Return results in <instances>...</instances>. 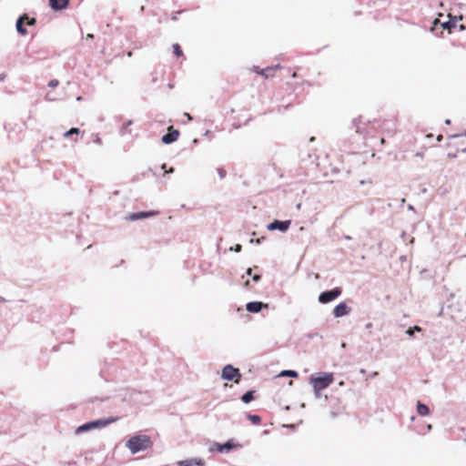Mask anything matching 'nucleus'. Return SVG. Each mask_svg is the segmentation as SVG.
<instances>
[{
    "mask_svg": "<svg viewBox=\"0 0 466 466\" xmlns=\"http://www.w3.org/2000/svg\"><path fill=\"white\" fill-rule=\"evenodd\" d=\"M466 152V135H454L448 137L447 156L455 158L460 153Z\"/></svg>",
    "mask_w": 466,
    "mask_h": 466,
    "instance_id": "nucleus-1",
    "label": "nucleus"
},
{
    "mask_svg": "<svg viewBox=\"0 0 466 466\" xmlns=\"http://www.w3.org/2000/svg\"><path fill=\"white\" fill-rule=\"evenodd\" d=\"M152 442L148 436L147 435H137L130 438L127 441V447L130 450V451L135 454L138 451H145L151 446Z\"/></svg>",
    "mask_w": 466,
    "mask_h": 466,
    "instance_id": "nucleus-2",
    "label": "nucleus"
},
{
    "mask_svg": "<svg viewBox=\"0 0 466 466\" xmlns=\"http://www.w3.org/2000/svg\"><path fill=\"white\" fill-rule=\"evenodd\" d=\"M116 420V419L111 418L108 420H97L90 421V422H87L86 424L79 426L76 429V433L87 431H90V430H93L96 428H102V427L107 426L108 424H110L112 422H115Z\"/></svg>",
    "mask_w": 466,
    "mask_h": 466,
    "instance_id": "nucleus-3",
    "label": "nucleus"
},
{
    "mask_svg": "<svg viewBox=\"0 0 466 466\" xmlns=\"http://www.w3.org/2000/svg\"><path fill=\"white\" fill-rule=\"evenodd\" d=\"M221 377L224 380H233L235 383H238L241 379V373L238 369L231 365H227L222 370Z\"/></svg>",
    "mask_w": 466,
    "mask_h": 466,
    "instance_id": "nucleus-4",
    "label": "nucleus"
},
{
    "mask_svg": "<svg viewBox=\"0 0 466 466\" xmlns=\"http://www.w3.org/2000/svg\"><path fill=\"white\" fill-rule=\"evenodd\" d=\"M333 381V376L331 374H325L324 376L316 377L311 379V383L317 390H322L328 388Z\"/></svg>",
    "mask_w": 466,
    "mask_h": 466,
    "instance_id": "nucleus-5",
    "label": "nucleus"
},
{
    "mask_svg": "<svg viewBox=\"0 0 466 466\" xmlns=\"http://www.w3.org/2000/svg\"><path fill=\"white\" fill-rule=\"evenodd\" d=\"M379 127L382 136L393 137L397 133V122L395 120H384Z\"/></svg>",
    "mask_w": 466,
    "mask_h": 466,
    "instance_id": "nucleus-6",
    "label": "nucleus"
},
{
    "mask_svg": "<svg viewBox=\"0 0 466 466\" xmlns=\"http://www.w3.org/2000/svg\"><path fill=\"white\" fill-rule=\"evenodd\" d=\"M341 288H334L331 290L324 291L319 296V301L322 304L329 303L341 295Z\"/></svg>",
    "mask_w": 466,
    "mask_h": 466,
    "instance_id": "nucleus-7",
    "label": "nucleus"
},
{
    "mask_svg": "<svg viewBox=\"0 0 466 466\" xmlns=\"http://www.w3.org/2000/svg\"><path fill=\"white\" fill-rule=\"evenodd\" d=\"M179 137V131L175 129L172 126L168 127L167 133L162 137V142L164 144H170L177 140Z\"/></svg>",
    "mask_w": 466,
    "mask_h": 466,
    "instance_id": "nucleus-8",
    "label": "nucleus"
},
{
    "mask_svg": "<svg viewBox=\"0 0 466 466\" xmlns=\"http://www.w3.org/2000/svg\"><path fill=\"white\" fill-rule=\"evenodd\" d=\"M290 224H291L290 220H285V221L275 220L268 226V230L278 229V230L284 232L289 229V228L290 227Z\"/></svg>",
    "mask_w": 466,
    "mask_h": 466,
    "instance_id": "nucleus-9",
    "label": "nucleus"
},
{
    "mask_svg": "<svg viewBox=\"0 0 466 466\" xmlns=\"http://www.w3.org/2000/svg\"><path fill=\"white\" fill-rule=\"evenodd\" d=\"M349 312L350 309L345 302H340L333 309V314L337 318L346 316Z\"/></svg>",
    "mask_w": 466,
    "mask_h": 466,
    "instance_id": "nucleus-10",
    "label": "nucleus"
},
{
    "mask_svg": "<svg viewBox=\"0 0 466 466\" xmlns=\"http://www.w3.org/2000/svg\"><path fill=\"white\" fill-rule=\"evenodd\" d=\"M157 214H159L158 211L137 212V213L130 214L128 218L130 220H137V219H142V218H149V217H153V216H156Z\"/></svg>",
    "mask_w": 466,
    "mask_h": 466,
    "instance_id": "nucleus-11",
    "label": "nucleus"
},
{
    "mask_svg": "<svg viewBox=\"0 0 466 466\" xmlns=\"http://www.w3.org/2000/svg\"><path fill=\"white\" fill-rule=\"evenodd\" d=\"M177 466H204L205 462L201 459H189V460H183L177 462Z\"/></svg>",
    "mask_w": 466,
    "mask_h": 466,
    "instance_id": "nucleus-12",
    "label": "nucleus"
},
{
    "mask_svg": "<svg viewBox=\"0 0 466 466\" xmlns=\"http://www.w3.org/2000/svg\"><path fill=\"white\" fill-rule=\"evenodd\" d=\"M25 19H27V15L25 14L23 15H21L17 21H16V25H15V27H16V30L17 32L22 35H25L27 34V31L26 29L25 28L24 26V24H25Z\"/></svg>",
    "mask_w": 466,
    "mask_h": 466,
    "instance_id": "nucleus-13",
    "label": "nucleus"
},
{
    "mask_svg": "<svg viewBox=\"0 0 466 466\" xmlns=\"http://www.w3.org/2000/svg\"><path fill=\"white\" fill-rule=\"evenodd\" d=\"M70 0H49V5L54 10H61L66 8Z\"/></svg>",
    "mask_w": 466,
    "mask_h": 466,
    "instance_id": "nucleus-14",
    "label": "nucleus"
},
{
    "mask_svg": "<svg viewBox=\"0 0 466 466\" xmlns=\"http://www.w3.org/2000/svg\"><path fill=\"white\" fill-rule=\"evenodd\" d=\"M263 307L267 308L268 305L261 302L253 301L247 304V310L249 312L257 313L260 311Z\"/></svg>",
    "mask_w": 466,
    "mask_h": 466,
    "instance_id": "nucleus-15",
    "label": "nucleus"
},
{
    "mask_svg": "<svg viewBox=\"0 0 466 466\" xmlns=\"http://www.w3.org/2000/svg\"><path fill=\"white\" fill-rule=\"evenodd\" d=\"M279 66H276L274 67H267L261 70H258V68L256 69V72L258 74H260L261 76H265L266 78H268L269 76H273L275 72L279 69Z\"/></svg>",
    "mask_w": 466,
    "mask_h": 466,
    "instance_id": "nucleus-16",
    "label": "nucleus"
},
{
    "mask_svg": "<svg viewBox=\"0 0 466 466\" xmlns=\"http://www.w3.org/2000/svg\"><path fill=\"white\" fill-rule=\"evenodd\" d=\"M417 411L420 416H427L430 413V409L427 405L422 404L420 401H418Z\"/></svg>",
    "mask_w": 466,
    "mask_h": 466,
    "instance_id": "nucleus-17",
    "label": "nucleus"
},
{
    "mask_svg": "<svg viewBox=\"0 0 466 466\" xmlns=\"http://www.w3.org/2000/svg\"><path fill=\"white\" fill-rule=\"evenodd\" d=\"M254 393L255 391L254 390H249L248 392H246L242 397H241V400L245 403H249L251 400H254Z\"/></svg>",
    "mask_w": 466,
    "mask_h": 466,
    "instance_id": "nucleus-18",
    "label": "nucleus"
},
{
    "mask_svg": "<svg viewBox=\"0 0 466 466\" xmlns=\"http://www.w3.org/2000/svg\"><path fill=\"white\" fill-rule=\"evenodd\" d=\"M456 25H457L456 18L450 19L448 22H445V23L442 24V26L444 28H447L450 32L451 31L452 28H455Z\"/></svg>",
    "mask_w": 466,
    "mask_h": 466,
    "instance_id": "nucleus-19",
    "label": "nucleus"
},
{
    "mask_svg": "<svg viewBox=\"0 0 466 466\" xmlns=\"http://www.w3.org/2000/svg\"><path fill=\"white\" fill-rule=\"evenodd\" d=\"M133 124L132 120H128L127 122H126L121 129H120V134L121 135H126V134H130L131 133V130L129 129V127Z\"/></svg>",
    "mask_w": 466,
    "mask_h": 466,
    "instance_id": "nucleus-20",
    "label": "nucleus"
},
{
    "mask_svg": "<svg viewBox=\"0 0 466 466\" xmlns=\"http://www.w3.org/2000/svg\"><path fill=\"white\" fill-rule=\"evenodd\" d=\"M173 53L177 57H182L184 56L181 46L178 44L173 45Z\"/></svg>",
    "mask_w": 466,
    "mask_h": 466,
    "instance_id": "nucleus-21",
    "label": "nucleus"
},
{
    "mask_svg": "<svg viewBox=\"0 0 466 466\" xmlns=\"http://www.w3.org/2000/svg\"><path fill=\"white\" fill-rule=\"evenodd\" d=\"M248 419L253 423V424H259L261 421V419L258 415H248Z\"/></svg>",
    "mask_w": 466,
    "mask_h": 466,
    "instance_id": "nucleus-22",
    "label": "nucleus"
},
{
    "mask_svg": "<svg viewBox=\"0 0 466 466\" xmlns=\"http://www.w3.org/2000/svg\"><path fill=\"white\" fill-rule=\"evenodd\" d=\"M80 132L79 128H76V127H73L71 129H69L68 131H66L64 136L66 137H70L71 135H78Z\"/></svg>",
    "mask_w": 466,
    "mask_h": 466,
    "instance_id": "nucleus-23",
    "label": "nucleus"
},
{
    "mask_svg": "<svg viewBox=\"0 0 466 466\" xmlns=\"http://www.w3.org/2000/svg\"><path fill=\"white\" fill-rule=\"evenodd\" d=\"M421 329L419 326H414L413 328H410L407 329L406 333L410 336H412L414 334V331H420Z\"/></svg>",
    "mask_w": 466,
    "mask_h": 466,
    "instance_id": "nucleus-24",
    "label": "nucleus"
},
{
    "mask_svg": "<svg viewBox=\"0 0 466 466\" xmlns=\"http://www.w3.org/2000/svg\"><path fill=\"white\" fill-rule=\"evenodd\" d=\"M231 448H232V444H231L230 442H227V443H225L224 445H222V446L220 447V449H219V450H220V451H225V450H226V451H228V450H230Z\"/></svg>",
    "mask_w": 466,
    "mask_h": 466,
    "instance_id": "nucleus-25",
    "label": "nucleus"
},
{
    "mask_svg": "<svg viewBox=\"0 0 466 466\" xmlns=\"http://www.w3.org/2000/svg\"><path fill=\"white\" fill-rule=\"evenodd\" d=\"M25 22L28 25H35V23H36V20H35V18H34V17H31V18H30V17H28V16H27V19H25Z\"/></svg>",
    "mask_w": 466,
    "mask_h": 466,
    "instance_id": "nucleus-26",
    "label": "nucleus"
},
{
    "mask_svg": "<svg viewBox=\"0 0 466 466\" xmlns=\"http://www.w3.org/2000/svg\"><path fill=\"white\" fill-rule=\"evenodd\" d=\"M58 85H59V81H58L57 79H52V80L48 83V86H50V87H52V88L56 87Z\"/></svg>",
    "mask_w": 466,
    "mask_h": 466,
    "instance_id": "nucleus-27",
    "label": "nucleus"
},
{
    "mask_svg": "<svg viewBox=\"0 0 466 466\" xmlns=\"http://www.w3.org/2000/svg\"><path fill=\"white\" fill-rule=\"evenodd\" d=\"M282 375L289 376V377H297V372L293 370H286L282 372Z\"/></svg>",
    "mask_w": 466,
    "mask_h": 466,
    "instance_id": "nucleus-28",
    "label": "nucleus"
},
{
    "mask_svg": "<svg viewBox=\"0 0 466 466\" xmlns=\"http://www.w3.org/2000/svg\"><path fill=\"white\" fill-rule=\"evenodd\" d=\"M218 173L220 178H224L226 177V170L223 168H218Z\"/></svg>",
    "mask_w": 466,
    "mask_h": 466,
    "instance_id": "nucleus-29",
    "label": "nucleus"
},
{
    "mask_svg": "<svg viewBox=\"0 0 466 466\" xmlns=\"http://www.w3.org/2000/svg\"><path fill=\"white\" fill-rule=\"evenodd\" d=\"M385 137V136H383V137L380 138V145H385V143H386V140H385V137Z\"/></svg>",
    "mask_w": 466,
    "mask_h": 466,
    "instance_id": "nucleus-30",
    "label": "nucleus"
},
{
    "mask_svg": "<svg viewBox=\"0 0 466 466\" xmlns=\"http://www.w3.org/2000/svg\"><path fill=\"white\" fill-rule=\"evenodd\" d=\"M259 279H260V276H259V275H254V276H253V280H254V281H258V280H259Z\"/></svg>",
    "mask_w": 466,
    "mask_h": 466,
    "instance_id": "nucleus-31",
    "label": "nucleus"
},
{
    "mask_svg": "<svg viewBox=\"0 0 466 466\" xmlns=\"http://www.w3.org/2000/svg\"><path fill=\"white\" fill-rule=\"evenodd\" d=\"M5 78V74L0 75V81L4 80Z\"/></svg>",
    "mask_w": 466,
    "mask_h": 466,
    "instance_id": "nucleus-32",
    "label": "nucleus"
},
{
    "mask_svg": "<svg viewBox=\"0 0 466 466\" xmlns=\"http://www.w3.org/2000/svg\"><path fill=\"white\" fill-rule=\"evenodd\" d=\"M298 76H299L298 73H297V72H293V74H292V77L296 78V77H298Z\"/></svg>",
    "mask_w": 466,
    "mask_h": 466,
    "instance_id": "nucleus-33",
    "label": "nucleus"
},
{
    "mask_svg": "<svg viewBox=\"0 0 466 466\" xmlns=\"http://www.w3.org/2000/svg\"><path fill=\"white\" fill-rule=\"evenodd\" d=\"M86 37L89 39H92V38H94V35L92 34H88Z\"/></svg>",
    "mask_w": 466,
    "mask_h": 466,
    "instance_id": "nucleus-34",
    "label": "nucleus"
},
{
    "mask_svg": "<svg viewBox=\"0 0 466 466\" xmlns=\"http://www.w3.org/2000/svg\"><path fill=\"white\" fill-rule=\"evenodd\" d=\"M441 139H442V135H439V136L437 137V140H438V141H441Z\"/></svg>",
    "mask_w": 466,
    "mask_h": 466,
    "instance_id": "nucleus-35",
    "label": "nucleus"
},
{
    "mask_svg": "<svg viewBox=\"0 0 466 466\" xmlns=\"http://www.w3.org/2000/svg\"><path fill=\"white\" fill-rule=\"evenodd\" d=\"M240 249H241V246H240V245H238V246H237L236 250H237V251H239Z\"/></svg>",
    "mask_w": 466,
    "mask_h": 466,
    "instance_id": "nucleus-36",
    "label": "nucleus"
},
{
    "mask_svg": "<svg viewBox=\"0 0 466 466\" xmlns=\"http://www.w3.org/2000/svg\"><path fill=\"white\" fill-rule=\"evenodd\" d=\"M247 274H248V275H251V268H248V270H247Z\"/></svg>",
    "mask_w": 466,
    "mask_h": 466,
    "instance_id": "nucleus-37",
    "label": "nucleus"
},
{
    "mask_svg": "<svg viewBox=\"0 0 466 466\" xmlns=\"http://www.w3.org/2000/svg\"><path fill=\"white\" fill-rule=\"evenodd\" d=\"M460 29H461V30H464V29H465L464 25H460Z\"/></svg>",
    "mask_w": 466,
    "mask_h": 466,
    "instance_id": "nucleus-38",
    "label": "nucleus"
},
{
    "mask_svg": "<svg viewBox=\"0 0 466 466\" xmlns=\"http://www.w3.org/2000/svg\"><path fill=\"white\" fill-rule=\"evenodd\" d=\"M302 84H307L308 86H310V83H308L306 81H303Z\"/></svg>",
    "mask_w": 466,
    "mask_h": 466,
    "instance_id": "nucleus-39",
    "label": "nucleus"
},
{
    "mask_svg": "<svg viewBox=\"0 0 466 466\" xmlns=\"http://www.w3.org/2000/svg\"><path fill=\"white\" fill-rule=\"evenodd\" d=\"M127 56H132V52H128V53H127Z\"/></svg>",
    "mask_w": 466,
    "mask_h": 466,
    "instance_id": "nucleus-40",
    "label": "nucleus"
},
{
    "mask_svg": "<svg viewBox=\"0 0 466 466\" xmlns=\"http://www.w3.org/2000/svg\"><path fill=\"white\" fill-rule=\"evenodd\" d=\"M371 326H372V324H371V323H369V324L367 325V327H368V328H370Z\"/></svg>",
    "mask_w": 466,
    "mask_h": 466,
    "instance_id": "nucleus-41",
    "label": "nucleus"
},
{
    "mask_svg": "<svg viewBox=\"0 0 466 466\" xmlns=\"http://www.w3.org/2000/svg\"><path fill=\"white\" fill-rule=\"evenodd\" d=\"M186 115H187V118H189V119L191 118L189 114H186Z\"/></svg>",
    "mask_w": 466,
    "mask_h": 466,
    "instance_id": "nucleus-42",
    "label": "nucleus"
},
{
    "mask_svg": "<svg viewBox=\"0 0 466 466\" xmlns=\"http://www.w3.org/2000/svg\"><path fill=\"white\" fill-rule=\"evenodd\" d=\"M81 99H82V97H81V96H78V97H77V100H78V101H81Z\"/></svg>",
    "mask_w": 466,
    "mask_h": 466,
    "instance_id": "nucleus-43",
    "label": "nucleus"
}]
</instances>
